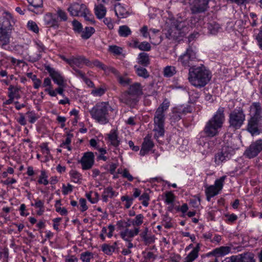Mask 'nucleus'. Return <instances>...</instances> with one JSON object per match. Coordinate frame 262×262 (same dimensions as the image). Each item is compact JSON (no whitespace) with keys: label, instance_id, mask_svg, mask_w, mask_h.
I'll return each mask as SVG.
<instances>
[{"label":"nucleus","instance_id":"obj_1","mask_svg":"<svg viewBox=\"0 0 262 262\" xmlns=\"http://www.w3.org/2000/svg\"><path fill=\"white\" fill-rule=\"evenodd\" d=\"M211 78V73L203 64L189 69L188 80L196 88H201L205 86Z\"/></svg>","mask_w":262,"mask_h":262},{"label":"nucleus","instance_id":"obj_2","mask_svg":"<svg viewBox=\"0 0 262 262\" xmlns=\"http://www.w3.org/2000/svg\"><path fill=\"white\" fill-rule=\"evenodd\" d=\"M225 108L220 107L213 117L207 122L203 133L207 137L212 138L217 136L225 121Z\"/></svg>","mask_w":262,"mask_h":262},{"label":"nucleus","instance_id":"obj_3","mask_svg":"<svg viewBox=\"0 0 262 262\" xmlns=\"http://www.w3.org/2000/svg\"><path fill=\"white\" fill-rule=\"evenodd\" d=\"M169 106V102L165 99L156 110L154 118L155 138H158L164 135V124L165 121V112Z\"/></svg>","mask_w":262,"mask_h":262},{"label":"nucleus","instance_id":"obj_4","mask_svg":"<svg viewBox=\"0 0 262 262\" xmlns=\"http://www.w3.org/2000/svg\"><path fill=\"white\" fill-rule=\"evenodd\" d=\"M113 108L108 102L97 103L90 111L92 118L101 124H105L109 122V111Z\"/></svg>","mask_w":262,"mask_h":262},{"label":"nucleus","instance_id":"obj_5","mask_svg":"<svg viewBox=\"0 0 262 262\" xmlns=\"http://www.w3.org/2000/svg\"><path fill=\"white\" fill-rule=\"evenodd\" d=\"M189 27L185 21L177 20L174 26L169 29L165 33L166 38L169 39L180 40L188 33Z\"/></svg>","mask_w":262,"mask_h":262},{"label":"nucleus","instance_id":"obj_6","mask_svg":"<svg viewBox=\"0 0 262 262\" xmlns=\"http://www.w3.org/2000/svg\"><path fill=\"white\" fill-rule=\"evenodd\" d=\"M246 115L243 108L239 107L232 111L229 115V128L233 130L239 129L245 120Z\"/></svg>","mask_w":262,"mask_h":262},{"label":"nucleus","instance_id":"obj_7","mask_svg":"<svg viewBox=\"0 0 262 262\" xmlns=\"http://www.w3.org/2000/svg\"><path fill=\"white\" fill-rule=\"evenodd\" d=\"M182 66L185 68L196 67L194 65L198 61L195 52L190 48L187 49L185 53L181 55L178 59Z\"/></svg>","mask_w":262,"mask_h":262},{"label":"nucleus","instance_id":"obj_8","mask_svg":"<svg viewBox=\"0 0 262 262\" xmlns=\"http://www.w3.org/2000/svg\"><path fill=\"white\" fill-rule=\"evenodd\" d=\"M234 149L229 146H224L214 156V162L217 165H220L230 159L234 154Z\"/></svg>","mask_w":262,"mask_h":262},{"label":"nucleus","instance_id":"obj_9","mask_svg":"<svg viewBox=\"0 0 262 262\" xmlns=\"http://www.w3.org/2000/svg\"><path fill=\"white\" fill-rule=\"evenodd\" d=\"M262 151V139L256 140L251 143L244 152V156L252 159L256 157Z\"/></svg>","mask_w":262,"mask_h":262},{"label":"nucleus","instance_id":"obj_10","mask_svg":"<svg viewBox=\"0 0 262 262\" xmlns=\"http://www.w3.org/2000/svg\"><path fill=\"white\" fill-rule=\"evenodd\" d=\"M261 127H262V119L250 117L248 120L247 130L252 136L259 135L260 133Z\"/></svg>","mask_w":262,"mask_h":262},{"label":"nucleus","instance_id":"obj_11","mask_svg":"<svg viewBox=\"0 0 262 262\" xmlns=\"http://www.w3.org/2000/svg\"><path fill=\"white\" fill-rule=\"evenodd\" d=\"M209 0H190V10L192 13H199L206 11Z\"/></svg>","mask_w":262,"mask_h":262},{"label":"nucleus","instance_id":"obj_12","mask_svg":"<svg viewBox=\"0 0 262 262\" xmlns=\"http://www.w3.org/2000/svg\"><path fill=\"white\" fill-rule=\"evenodd\" d=\"M222 262H255L254 254L251 252L233 255L225 258Z\"/></svg>","mask_w":262,"mask_h":262},{"label":"nucleus","instance_id":"obj_13","mask_svg":"<svg viewBox=\"0 0 262 262\" xmlns=\"http://www.w3.org/2000/svg\"><path fill=\"white\" fill-rule=\"evenodd\" d=\"M79 162L83 170L91 169L94 164V155L92 152H85Z\"/></svg>","mask_w":262,"mask_h":262},{"label":"nucleus","instance_id":"obj_14","mask_svg":"<svg viewBox=\"0 0 262 262\" xmlns=\"http://www.w3.org/2000/svg\"><path fill=\"white\" fill-rule=\"evenodd\" d=\"M45 70L49 73L53 81L59 86H64L65 82L63 77L57 71L49 66L45 67Z\"/></svg>","mask_w":262,"mask_h":262},{"label":"nucleus","instance_id":"obj_15","mask_svg":"<svg viewBox=\"0 0 262 262\" xmlns=\"http://www.w3.org/2000/svg\"><path fill=\"white\" fill-rule=\"evenodd\" d=\"M86 8V5L83 4L74 3L70 5L68 9V11L72 16H81Z\"/></svg>","mask_w":262,"mask_h":262},{"label":"nucleus","instance_id":"obj_16","mask_svg":"<svg viewBox=\"0 0 262 262\" xmlns=\"http://www.w3.org/2000/svg\"><path fill=\"white\" fill-rule=\"evenodd\" d=\"M154 143L151 140V135L148 134L144 138L143 142L142 144L141 148L140 151L141 156H145L147 154L154 146Z\"/></svg>","mask_w":262,"mask_h":262},{"label":"nucleus","instance_id":"obj_17","mask_svg":"<svg viewBox=\"0 0 262 262\" xmlns=\"http://www.w3.org/2000/svg\"><path fill=\"white\" fill-rule=\"evenodd\" d=\"M250 117L262 119V107L259 102L253 103L250 107Z\"/></svg>","mask_w":262,"mask_h":262},{"label":"nucleus","instance_id":"obj_18","mask_svg":"<svg viewBox=\"0 0 262 262\" xmlns=\"http://www.w3.org/2000/svg\"><path fill=\"white\" fill-rule=\"evenodd\" d=\"M139 229L135 228L134 230H129L126 228L124 231L120 232L121 237L126 242L132 241L133 238L139 234Z\"/></svg>","mask_w":262,"mask_h":262},{"label":"nucleus","instance_id":"obj_19","mask_svg":"<svg viewBox=\"0 0 262 262\" xmlns=\"http://www.w3.org/2000/svg\"><path fill=\"white\" fill-rule=\"evenodd\" d=\"M70 63L73 69L75 66L81 68L82 64H85L87 66H91V61L83 56L72 57V60L70 61Z\"/></svg>","mask_w":262,"mask_h":262},{"label":"nucleus","instance_id":"obj_20","mask_svg":"<svg viewBox=\"0 0 262 262\" xmlns=\"http://www.w3.org/2000/svg\"><path fill=\"white\" fill-rule=\"evenodd\" d=\"M107 136L109 145L117 148L120 143L117 130L112 129Z\"/></svg>","mask_w":262,"mask_h":262},{"label":"nucleus","instance_id":"obj_21","mask_svg":"<svg viewBox=\"0 0 262 262\" xmlns=\"http://www.w3.org/2000/svg\"><path fill=\"white\" fill-rule=\"evenodd\" d=\"M45 25L48 27H58V22L55 14L49 13L46 14L44 18Z\"/></svg>","mask_w":262,"mask_h":262},{"label":"nucleus","instance_id":"obj_22","mask_svg":"<svg viewBox=\"0 0 262 262\" xmlns=\"http://www.w3.org/2000/svg\"><path fill=\"white\" fill-rule=\"evenodd\" d=\"M132 96H139L143 94L142 87L138 82H135L130 85L127 91Z\"/></svg>","mask_w":262,"mask_h":262},{"label":"nucleus","instance_id":"obj_23","mask_svg":"<svg viewBox=\"0 0 262 262\" xmlns=\"http://www.w3.org/2000/svg\"><path fill=\"white\" fill-rule=\"evenodd\" d=\"M102 251L108 255H111L113 252L117 251L118 252L119 247H118L117 242L114 243L113 245L104 244L101 246Z\"/></svg>","mask_w":262,"mask_h":262},{"label":"nucleus","instance_id":"obj_24","mask_svg":"<svg viewBox=\"0 0 262 262\" xmlns=\"http://www.w3.org/2000/svg\"><path fill=\"white\" fill-rule=\"evenodd\" d=\"M10 35L5 29L0 30V47L5 49L10 43Z\"/></svg>","mask_w":262,"mask_h":262},{"label":"nucleus","instance_id":"obj_25","mask_svg":"<svg viewBox=\"0 0 262 262\" xmlns=\"http://www.w3.org/2000/svg\"><path fill=\"white\" fill-rule=\"evenodd\" d=\"M148 229L145 227L144 230L140 234V237L142 238L146 245L151 244L155 242V236L154 235L148 234Z\"/></svg>","mask_w":262,"mask_h":262},{"label":"nucleus","instance_id":"obj_26","mask_svg":"<svg viewBox=\"0 0 262 262\" xmlns=\"http://www.w3.org/2000/svg\"><path fill=\"white\" fill-rule=\"evenodd\" d=\"M118 193L113 190L112 187H108L104 188V191L102 194V199L103 202H107L108 198H112L114 195H117Z\"/></svg>","mask_w":262,"mask_h":262},{"label":"nucleus","instance_id":"obj_27","mask_svg":"<svg viewBox=\"0 0 262 262\" xmlns=\"http://www.w3.org/2000/svg\"><path fill=\"white\" fill-rule=\"evenodd\" d=\"M37 46H38L39 53L36 54L35 55H30L29 56L28 61L32 63L38 61L41 58V55L40 54V53L43 52L45 49V46L41 43H37Z\"/></svg>","mask_w":262,"mask_h":262},{"label":"nucleus","instance_id":"obj_28","mask_svg":"<svg viewBox=\"0 0 262 262\" xmlns=\"http://www.w3.org/2000/svg\"><path fill=\"white\" fill-rule=\"evenodd\" d=\"M138 62L143 67H147L150 64V59L147 53L141 52L138 57Z\"/></svg>","mask_w":262,"mask_h":262},{"label":"nucleus","instance_id":"obj_29","mask_svg":"<svg viewBox=\"0 0 262 262\" xmlns=\"http://www.w3.org/2000/svg\"><path fill=\"white\" fill-rule=\"evenodd\" d=\"M147 31H148V28L146 26H144L140 29V32L144 38H147V37H149V38L151 40L150 42L154 45L159 44L161 41L162 39H161V36H160V35H158V37L159 38V39L158 40H157L155 41H152V40H154L155 37H154V35H151V36H150L149 34V33L147 32Z\"/></svg>","mask_w":262,"mask_h":262},{"label":"nucleus","instance_id":"obj_30","mask_svg":"<svg viewBox=\"0 0 262 262\" xmlns=\"http://www.w3.org/2000/svg\"><path fill=\"white\" fill-rule=\"evenodd\" d=\"M219 191L215 188V186L210 185L207 187L205 189V193L207 198V200L209 202L212 197L217 195Z\"/></svg>","mask_w":262,"mask_h":262},{"label":"nucleus","instance_id":"obj_31","mask_svg":"<svg viewBox=\"0 0 262 262\" xmlns=\"http://www.w3.org/2000/svg\"><path fill=\"white\" fill-rule=\"evenodd\" d=\"M20 89L14 85H10L8 88V97H11L13 99L14 98L19 99L20 98V95L19 93Z\"/></svg>","mask_w":262,"mask_h":262},{"label":"nucleus","instance_id":"obj_32","mask_svg":"<svg viewBox=\"0 0 262 262\" xmlns=\"http://www.w3.org/2000/svg\"><path fill=\"white\" fill-rule=\"evenodd\" d=\"M134 69L138 76L145 79L149 77V74L145 68L136 65L134 66Z\"/></svg>","mask_w":262,"mask_h":262},{"label":"nucleus","instance_id":"obj_33","mask_svg":"<svg viewBox=\"0 0 262 262\" xmlns=\"http://www.w3.org/2000/svg\"><path fill=\"white\" fill-rule=\"evenodd\" d=\"M116 7L115 13L118 17L124 18L128 15L129 13L128 11L120 3L118 4Z\"/></svg>","mask_w":262,"mask_h":262},{"label":"nucleus","instance_id":"obj_34","mask_svg":"<svg viewBox=\"0 0 262 262\" xmlns=\"http://www.w3.org/2000/svg\"><path fill=\"white\" fill-rule=\"evenodd\" d=\"M106 12V10L105 7L102 5L100 4L95 8V13L96 16L99 19H101L104 17L105 15Z\"/></svg>","mask_w":262,"mask_h":262},{"label":"nucleus","instance_id":"obj_35","mask_svg":"<svg viewBox=\"0 0 262 262\" xmlns=\"http://www.w3.org/2000/svg\"><path fill=\"white\" fill-rule=\"evenodd\" d=\"M94 255L93 253L86 251L80 254V259L82 262H91V259H94Z\"/></svg>","mask_w":262,"mask_h":262},{"label":"nucleus","instance_id":"obj_36","mask_svg":"<svg viewBox=\"0 0 262 262\" xmlns=\"http://www.w3.org/2000/svg\"><path fill=\"white\" fill-rule=\"evenodd\" d=\"M118 33L120 36L126 37L131 34L132 31L127 26L123 25L119 27Z\"/></svg>","mask_w":262,"mask_h":262},{"label":"nucleus","instance_id":"obj_37","mask_svg":"<svg viewBox=\"0 0 262 262\" xmlns=\"http://www.w3.org/2000/svg\"><path fill=\"white\" fill-rule=\"evenodd\" d=\"M177 72L176 67L174 66H168L164 69V75L167 77H170L174 75Z\"/></svg>","mask_w":262,"mask_h":262},{"label":"nucleus","instance_id":"obj_38","mask_svg":"<svg viewBox=\"0 0 262 262\" xmlns=\"http://www.w3.org/2000/svg\"><path fill=\"white\" fill-rule=\"evenodd\" d=\"M207 27L210 33L212 34H215L221 29L220 25L214 21L208 24Z\"/></svg>","mask_w":262,"mask_h":262},{"label":"nucleus","instance_id":"obj_39","mask_svg":"<svg viewBox=\"0 0 262 262\" xmlns=\"http://www.w3.org/2000/svg\"><path fill=\"white\" fill-rule=\"evenodd\" d=\"M95 32V29L93 27H85V30L81 33V37L83 39H87L89 38Z\"/></svg>","mask_w":262,"mask_h":262},{"label":"nucleus","instance_id":"obj_40","mask_svg":"<svg viewBox=\"0 0 262 262\" xmlns=\"http://www.w3.org/2000/svg\"><path fill=\"white\" fill-rule=\"evenodd\" d=\"M117 81L121 85L124 86L130 84L132 82V79L127 77L126 75H121L120 77H118Z\"/></svg>","mask_w":262,"mask_h":262},{"label":"nucleus","instance_id":"obj_41","mask_svg":"<svg viewBox=\"0 0 262 262\" xmlns=\"http://www.w3.org/2000/svg\"><path fill=\"white\" fill-rule=\"evenodd\" d=\"M26 115L28 118L29 122L31 124L34 123L39 118V116L33 111H28Z\"/></svg>","mask_w":262,"mask_h":262},{"label":"nucleus","instance_id":"obj_42","mask_svg":"<svg viewBox=\"0 0 262 262\" xmlns=\"http://www.w3.org/2000/svg\"><path fill=\"white\" fill-rule=\"evenodd\" d=\"M130 95H131L128 93V91L125 92L119 97V100L122 103L128 104L131 101L130 98Z\"/></svg>","mask_w":262,"mask_h":262},{"label":"nucleus","instance_id":"obj_43","mask_svg":"<svg viewBox=\"0 0 262 262\" xmlns=\"http://www.w3.org/2000/svg\"><path fill=\"white\" fill-rule=\"evenodd\" d=\"M47 179L48 176L47 175L46 171L45 170H41L38 182L40 184H42L44 185H47L49 183V181Z\"/></svg>","mask_w":262,"mask_h":262},{"label":"nucleus","instance_id":"obj_44","mask_svg":"<svg viewBox=\"0 0 262 262\" xmlns=\"http://www.w3.org/2000/svg\"><path fill=\"white\" fill-rule=\"evenodd\" d=\"M144 216L142 214H139L136 216L134 219L132 221V224L134 226H139L143 222Z\"/></svg>","mask_w":262,"mask_h":262},{"label":"nucleus","instance_id":"obj_45","mask_svg":"<svg viewBox=\"0 0 262 262\" xmlns=\"http://www.w3.org/2000/svg\"><path fill=\"white\" fill-rule=\"evenodd\" d=\"M108 50L110 52L117 55H121L122 52V49L116 45L110 46Z\"/></svg>","mask_w":262,"mask_h":262},{"label":"nucleus","instance_id":"obj_46","mask_svg":"<svg viewBox=\"0 0 262 262\" xmlns=\"http://www.w3.org/2000/svg\"><path fill=\"white\" fill-rule=\"evenodd\" d=\"M121 200L122 202L125 201V207L127 209L130 207L133 204L134 198L133 197H129L128 195H123L121 198Z\"/></svg>","mask_w":262,"mask_h":262},{"label":"nucleus","instance_id":"obj_47","mask_svg":"<svg viewBox=\"0 0 262 262\" xmlns=\"http://www.w3.org/2000/svg\"><path fill=\"white\" fill-rule=\"evenodd\" d=\"M226 178V176H224L221 177L219 179L216 180L215 181L213 186L215 187L219 191L223 188L224 182Z\"/></svg>","mask_w":262,"mask_h":262},{"label":"nucleus","instance_id":"obj_48","mask_svg":"<svg viewBox=\"0 0 262 262\" xmlns=\"http://www.w3.org/2000/svg\"><path fill=\"white\" fill-rule=\"evenodd\" d=\"M175 200V196L171 191L167 192L165 193V202L167 204H172Z\"/></svg>","mask_w":262,"mask_h":262},{"label":"nucleus","instance_id":"obj_49","mask_svg":"<svg viewBox=\"0 0 262 262\" xmlns=\"http://www.w3.org/2000/svg\"><path fill=\"white\" fill-rule=\"evenodd\" d=\"M81 16L84 17V18L86 21H90L92 23H94L95 22V21L94 20V17L90 13V11L87 8L86 10H85L84 12L82 13Z\"/></svg>","mask_w":262,"mask_h":262},{"label":"nucleus","instance_id":"obj_50","mask_svg":"<svg viewBox=\"0 0 262 262\" xmlns=\"http://www.w3.org/2000/svg\"><path fill=\"white\" fill-rule=\"evenodd\" d=\"M139 200L142 202V205L145 206L147 207L149 203L148 201L149 200V194L146 193L144 192L143 193L140 197H139Z\"/></svg>","mask_w":262,"mask_h":262},{"label":"nucleus","instance_id":"obj_51","mask_svg":"<svg viewBox=\"0 0 262 262\" xmlns=\"http://www.w3.org/2000/svg\"><path fill=\"white\" fill-rule=\"evenodd\" d=\"M27 27L29 30L34 33H37L39 32V28L37 24L32 20H30L28 22Z\"/></svg>","mask_w":262,"mask_h":262},{"label":"nucleus","instance_id":"obj_52","mask_svg":"<svg viewBox=\"0 0 262 262\" xmlns=\"http://www.w3.org/2000/svg\"><path fill=\"white\" fill-rule=\"evenodd\" d=\"M229 251V248L228 247H221L220 248L215 249L214 252L221 255L227 254Z\"/></svg>","mask_w":262,"mask_h":262},{"label":"nucleus","instance_id":"obj_53","mask_svg":"<svg viewBox=\"0 0 262 262\" xmlns=\"http://www.w3.org/2000/svg\"><path fill=\"white\" fill-rule=\"evenodd\" d=\"M199 254H196L193 251H191L190 253L185 258L184 262H192L198 257Z\"/></svg>","mask_w":262,"mask_h":262},{"label":"nucleus","instance_id":"obj_54","mask_svg":"<svg viewBox=\"0 0 262 262\" xmlns=\"http://www.w3.org/2000/svg\"><path fill=\"white\" fill-rule=\"evenodd\" d=\"M70 175L73 179V181L75 183H78L80 179L81 174L77 171L72 170L70 172Z\"/></svg>","mask_w":262,"mask_h":262},{"label":"nucleus","instance_id":"obj_55","mask_svg":"<svg viewBox=\"0 0 262 262\" xmlns=\"http://www.w3.org/2000/svg\"><path fill=\"white\" fill-rule=\"evenodd\" d=\"M151 48L150 43L146 41L140 42L139 47V49L143 51H149Z\"/></svg>","mask_w":262,"mask_h":262},{"label":"nucleus","instance_id":"obj_56","mask_svg":"<svg viewBox=\"0 0 262 262\" xmlns=\"http://www.w3.org/2000/svg\"><path fill=\"white\" fill-rule=\"evenodd\" d=\"M118 173H120L122 174V176L126 178L129 181L132 182L134 180V177L129 173L128 170L127 169H124L122 172H120L119 169H118Z\"/></svg>","mask_w":262,"mask_h":262},{"label":"nucleus","instance_id":"obj_57","mask_svg":"<svg viewBox=\"0 0 262 262\" xmlns=\"http://www.w3.org/2000/svg\"><path fill=\"white\" fill-rule=\"evenodd\" d=\"M57 15L60 18L61 21H67L68 16L67 13L60 9H58L57 11Z\"/></svg>","mask_w":262,"mask_h":262},{"label":"nucleus","instance_id":"obj_58","mask_svg":"<svg viewBox=\"0 0 262 262\" xmlns=\"http://www.w3.org/2000/svg\"><path fill=\"white\" fill-rule=\"evenodd\" d=\"M73 29L74 31L80 33L82 31V26L81 23H80L77 20H74L72 22Z\"/></svg>","mask_w":262,"mask_h":262},{"label":"nucleus","instance_id":"obj_59","mask_svg":"<svg viewBox=\"0 0 262 262\" xmlns=\"http://www.w3.org/2000/svg\"><path fill=\"white\" fill-rule=\"evenodd\" d=\"M142 254L144 255L143 257L146 260H149L150 259L155 260L157 258V255H155L152 252H143Z\"/></svg>","mask_w":262,"mask_h":262},{"label":"nucleus","instance_id":"obj_60","mask_svg":"<svg viewBox=\"0 0 262 262\" xmlns=\"http://www.w3.org/2000/svg\"><path fill=\"white\" fill-rule=\"evenodd\" d=\"M181 111H177L172 113L171 116V121L177 122L181 119Z\"/></svg>","mask_w":262,"mask_h":262},{"label":"nucleus","instance_id":"obj_61","mask_svg":"<svg viewBox=\"0 0 262 262\" xmlns=\"http://www.w3.org/2000/svg\"><path fill=\"white\" fill-rule=\"evenodd\" d=\"M30 5L35 8H40L42 7L43 1L42 0H32L29 2Z\"/></svg>","mask_w":262,"mask_h":262},{"label":"nucleus","instance_id":"obj_62","mask_svg":"<svg viewBox=\"0 0 262 262\" xmlns=\"http://www.w3.org/2000/svg\"><path fill=\"white\" fill-rule=\"evenodd\" d=\"M105 92V90L102 88H99L92 91V94L94 96H101L103 95Z\"/></svg>","mask_w":262,"mask_h":262},{"label":"nucleus","instance_id":"obj_63","mask_svg":"<svg viewBox=\"0 0 262 262\" xmlns=\"http://www.w3.org/2000/svg\"><path fill=\"white\" fill-rule=\"evenodd\" d=\"M72 190L73 186L71 184H68L67 186L64 184L63 185L62 192L64 195L68 194L69 193L72 192Z\"/></svg>","mask_w":262,"mask_h":262},{"label":"nucleus","instance_id":"obj_64","mask_svg":"<svg viewBox=\"0 0 262 262\" xmlns=\"http://www.w3.org/2000/svg\"><path fill=\"white\" fill-rule=\"evenodd\" d=\"M91 67H92L93 66H94L98 67L103 70H106L105 66L98 60H95L92 62H91Z\"/></svg>","mask_w":262,"mask_h":262}]
</instances>
